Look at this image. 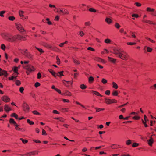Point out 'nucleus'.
<instances>
[{
	"label": "nucleus",
	"instance_id": "nucleus-1",
	"mask_svg": "<svg viewBox=\"0 0 156 156\" xmlns=\"http://www.w3.org/2000/svg\"><path fill=\"white\" fill-rule=\"evenodd\" d=\"M113 53L116 55L121 59L125 61L129 59V55L123 50L119 48H115L113 49Z\"/></svg>",
	"mask_w": 156,
	"mask_h": 156
},
{
	"label": "nucleus",
	"instance_id": "nucleus-2",
	"mask_svg": "<svg viewBox=\"0 0 156 156\" xmlns=\"http://www.w3.org/2000/svg\"><path fill=\"white\" fill-rule=\"evenodd\" d=\"M24 37L20 34L10 36L8 38V41L11 42H16L22 40H24Z\"/></svg>",
	"mask_w": 156,
	"mask_h": 156
},
{
	"label": "nucleus",
	"instance_id": "nucleus-3",
	"mask_svg": "<svg viewBox=\"0 0 156 156\" xmlns=\"http://www.w3.org/2000/svg\"><path fill=\"white\" fill-rule=\"evenodd\" d=\"M23 67L26 70V73L27 75H29L31 73L34 72L36 70V68L32 65L28 64L27 65H23Z\"/></svg>",
	"mask_w": 156,
	"mask_h": 156
},
{
	"label": "nucleus",
	"instance_id": "nucleus-4",
	"mask_svg": "<svg viewBox=\"0 0 156 156\" xmlns=\"http://www.w3.org/2000/svg\"><path fill=\"white\" fill-rule=\"evenodd\" d=\"M16 27L20 33H22L25 31L22 25L20 23H15Z\"/></svg>",
	"mask_w": 156,
	"mask_h": 156
},
{
	"label": "nucleus",
	"instance_id": "nucleus-5",
	"mask_svg": "<svg viewBox=\"0 0 156 156\" xmlns=\"http://www.w3.org/2000/svg\"><path fill=\"white\" fill-rule=\"evenodd\" d=\"M38 151H33L24 154H20L19 155L21 156H34L35 155H38Z\"/></svg>",
	"mask_w": 156,
	"mask_h": 156
},
{
	"label": "nucleus",
	"instance_id": "nucleus-6",
	"mask_svg": "<svg viewBox=\"0 0 156 156\" xmlns=\"http://www.w3.org/2000/svg\"><path fill=\"white\" fill-rule=\"evenodd\" d=\"M62 83L66 87L68 88H69L72 87L73 81V80L71 81H66L65 80H62Z\"/></svg>",
	"mask_w": 156,
	"mask_h": 156
},
{
	"label": "nucleus",
	"instance_id": "nucleus-7",
	"mask_svg": "<svg viewBox=\"0 0 156 156\" xmlns=\"http://www.w3.org/2000/svg\"><path fill=\"white\" fill-rule=\"evenodd\" d=\"M105 103L107 105H109L113 103H116L117 102L116 100L115 99H110L109 98H105Z\"/></svg>",
	"mask_w": 156,
	"mask_h": 156
},
{
	"label": "nucleus",
	"instance_id": "nucleus-8",
	"mask_svg": "<svg viewBox=\"0 0 156 156\" xmlns=\"http://www.w3.org/2000/svg\"><path fill=\"white\" fill-rule=\"evenodd\" d=\"M23 110L26 112H28L30 110V108L29 105L25 103H24L23 105Z\"/></svg>",
	"mask_w": 156,
	"mask_h": 156
},
{
	"label": "nucleus",
	"instance_id": "nucleus-9",
	"mask_svg": "<svg viewBox=\"0 0 156 156\" xmlns=\"http://www.w3.org/2000/svg\"><path fill=\"white\" fill-rule=\"evenodd\" d=\"M2 100L5 103L9 102L10 99L7 96L4 95L1 98Z\"/></svg>",
	"mask_w": 156,
	"mask_h": 156
},
{
	"label": "nucleus",
	"instance_id": "nucleus-10",
	"mask_svg": "<svg viewBox=\"0 0 156 156\" xmlns=\"http://www.w3.org/2000/svg\"><path fill=\"white\" fill-rule=\"evenodd\" d=\"M110 147L112 149H117L122 147L120 145L117 144H112L111 145Z\"/></svg>",
	"mask_w": 156,
	"mask_h": 156
},
{
	"label": "nucleus",
	"instance_id": "nucleus-11",
	"mask_svg": "<svg viewBox=\"0 0 156 156\" xmlns=\"http://www.w3.org/2000/svg\"><path fill=\"white\" fill-rule=\"evenodd\" d=\"M61 95H62L70 96L72 95V93L68 90H66L63 93L61 94Z\"/></svg>",
	"mask_w": 156,
	"mask_h": 156
},
{
	"label": "nucleus",
	"instance_id": "nucleus-12",
	"mask_svg": "<svg viewBox=\"0 0 156 156\" xmlns=\"http://www.w3.org/2000/svg\"><path fill=\"white\" fill-rule=\"evenodd\" d=\"M142 22L143 23H146L151 24H155V23H153L152 21L150 20H147L145 19H143L142 20Z\"/></svg>",
	"mask_w": 156,
	"mask_h": 156
},
{
	"label": "nucleus",
	"instance_id": "nucleus-13",
	"mask_svg": "<svg viewBox=\"0 0 156 156\" xmlns=\"http://www.w3.org/2000/svg\"><path fill=\"white\" fill-rule=\"evenodd\" d=\"M147 141L148 145L150 146H152L154 142L153 139L151 137L149 140H147Z\"/></svg>",
	"mask_w": 156,
	"mask_h": 156
},
{
	"label": "nucleus",
	"instance_id": "nucleus-14",
	"mask_svg": "<svg viewBox=\"0 0 156 156\" xmlns=\"http://www.w3.org/2000/svg\"><path fill=\"white\" fill-rule=\"evenodd\" d=\"M108 61L113 63H115L117 60L116 58H114L110 57H108Z\"/></svg>",
	"mask_w": 156,
	"mask_h": 156
},
{
	"label": "nucleus",
	"instance_id": "nucleus-15",
	"mask_svg": "<svg viewBox=\"0 0 156 156\" xmlns=\"http://www.w3.org/2000/svg\"><path fill=\"white\" fill-rule=\"evenodd\" d=\"M4 109L6 112H8L12 110L11 108L7 105L4 106Z\"/></svg>",
	"mask_w": 156,
	"mask_h": 156
},
{
	"label": "nucleus",
	"instance_id": "nucleus-16",
	"mask_svg": "<svg viewBox=\"0 0 156 156\" xmlns=\"http://www.w3.org/2000/svg\"><path fill=\"white\" fill-rule=\"evenodd\" d=\"M2 75H4L5 76H7V72L5 70H2L0 72V76Z\"/></svg>",
	"mask_w": 156,
	"mask_h": 156
},
{
	"label": "nucleus",
	"instance_id": "nucleus-17",
	"mask_svg": "<svg viewBox=\"0 0 156 156\" xmlns=\"http://www.w3.org/2000/svg\"><path fill=\"white\" fill-rule=\"evenodd\" d=\"M25 55L29 58H31L33 57V55L29 52L25 53Z\"/></svg>",
	"mask_w": 156,
	"mask_h": 156
},
{
	"label": "nucleus",
	"instance_id": "nucleus-18",
	"mask_svg": "<svg viewBox=\"0 0 156 156\" xmlns=\"http://www.w3.org/2000/svg\"><path fill=\"white\" fill-rule=\"evenodd\" d=\"M91 92L95 95L96 96H99L100 97H102L103 96L101 95L98 92L94 91V90H92L91 91Z\"/></svg>",
	"mask_w": 156,
	"mask_h": 156
},
{
	"label": "nucleus",
	"instance_id": "nucleus-19",
	"mask_svg": "<svg viewBox=\"0 0 156 156\" xmlns=\"http://www.w3.org/2000/svg\"><path fill=\"white\" fill-rule=\"evenodd\" d=\"M9 122L10 124H13L15 126L17 123L15 121L14 119L12 118H10L9 120Z\"/></svg>",
	"mask_w": 156,
	"mask_h": 156
},
{
	"label": "nucleus",
	"instance_id": "nucleus-20",
	"mask_svg": "<svg viewBox=\"0 0 156 156\" xmlns=\"http://www.w3.org/2000/svg\"><path fill=\"white\" fill-rule=\"evenodd\" d=\"M95 109H96V112H98L101 111H104L105 110L104 108H100L97 107H95Z\"/></svg>",
	"mask_w": 156,
	"mask_h": 156
},
{
	"label": "nucleus",
	"instance_id": "nucleus-21",
	"mask_svg": "<svg viewBox=\"0 0 156 156\" xmlns=\"http://www.w3.org/2000/svg\"><path fill=\"white\" fill-rule=\"evenodd\" d=\"M55 119H57L59 120L60 122H64L65 120V119L63 118L62 117L55 118H54Z\"/></svg>",
	"mask_w": 156,
	"mask_h": 156
},
{
	"label": "nucleus",
	"instance_id": "nucleus-22",
	"mask_svg": "<svg viewBox=\"0 0 156 156\" xmlns=\"http://www.w3.org/2000/svg\"><path fill=\"white\" fill-rule=\"evenodd\" d=\"M94 80V78L92 76H90L89 78V83L90 84H91L93 83Z\"/></svg>",
	"mask_w": 156,
	"mask_h": 156
},
{
	"label": "nucleus",
	"instance_id": "nucleus-23",
	"mask_svg": "<svg viewBox=\"0 0 156 156\" xmlns=\"http://www.w3.org/2000/svg\"><path fill=\"white\" fill-rule=\"evenodd\" d=\"M105 21L108 24H110L112 22V20L108 18H106Z\"/></svg>",
	"mask_w": 156,
	"mask_h": 156
},
{
	"label": "nucleus",
	"instance_id": "nucleus-24",
	"mask_svg": "<svg viewBox=\"0 0 156 156\" xmlns=\"http://www.w3.org/2000/svg\"><path fill=\"white\" fill-rule=\"evenodd\" d=\"M112 87L115 89H117L118 87V86L117 84L115 82H113L112 83Z\"/></svg>",
	"mask_w": 156,
	"mask_h": 156
},
{
	"label": "nucleus",
	"instance_id": "nucleus-25",
	"mask_svg": "<svg viewBox=\"0 0 156 156\" xmlns=\"http://www.w3.org/2000/svg\"><path fill=\"white\" fill-rule=\"evenodd\" d=\"M1 35L2 37L5 38L8 36V34L7 33H3L1 34Z\"/></svg>",
	"mask_w": 156,
	"mask_h": 156
},
{
	"label": "nucleus",
	"instance_id": "nucleus-26",
	"mask_svg": "<svg viewBox=\"0 0 156 156\" xmlns=\"http://www.w3.org/2000/svg\"><path fill=\"white\" fill-rule=\"evenodd\" d=\"M80 87L82 90H84L87 88V86L84 84H82L80 85Z\"/></svg>",
	"mask_w": 156,
	"mask_h": 156
},
{
	"label": "nucleus",
	"instance_id": "nucleus-27",
	"mask_svg": "<svg viewBox=\"0 0 156 156\" xmlns=\"http://www.w3.org/2000/svg\"><path fill=\"white\" fill-rule=\"evenodd\" d=\"M154 9L151 8L150 7H148L147 9V11L149 12H153L154 11Z\"/></svg>",
	"mask_w": 156,
	"mask_h": 156
},
{
	"label": "nucleus",
	"instance_id": "nucleus-28",
	"mask_svg": "<svg viewBox=\"0 0 156 156\" xmlns=\"http://www.w3.org/2000/svg\"><path fill=\"white\" fill-rule=\"evenodd\" d=\"M13 71H14L15 73H16L17 75L19 74V73L18 72V67H14L13 69Z\"/></svg>",
	"mask_w": 156,
	"mask_h": 156
},
{
	"label": "nucleus",
	"instance_id": "nucleus-29",
	"mask_svg": "<svg viewBox=\"0 0 156 156\" xmlns=\"http://www.w3.org/2000/svg\"><path fill=\"white\" fill-rule=\"evenodd\" d=\"M68 43V41H65V42H63V43H60L59 45V46L61 47H63V45H64V44H67V43Z\"/></svg>",
	"mask_w": 156,
	"mask_h": 156
},
{
	"label": "nucleus",
	"instance_id": "nucleus-30",
	"mask_svg": "<svg viewBox=\"0 0 156 156\" xmlns=\"http://www.w3.org/2000/svg\"><path fill=\"white\" fill-rule=\"evenodd\" d=\"M11 116L12 117L15 118L16 119H18V115L15 113H13L11 114Z\"/></svg>",
	"mask_w": 156,
	"mask_h": 156
},
{
	"label": "nucleus",
	"instance_id": "nucleus-31",
	"mask_svg": "<svg viewBox=\"0 0 156 156\" xmlns=\"http://www.w3.org/2000/svg\"><path fill=\"white\" fill-rule=\"evenodd\" d=\"M150 88L153 90H156V83L150 87Z\"/></svg>",
	"mask_w": 156,
	"mask_h": 156
},
{
	"label": "nucleus",
	"instance_id": "nucleus-32",
	"mask_svg": "<svg viewBox=\"0 0 156 156\" xmlns=\"http://www.w3.org/2000/svg\"><path fill=\"white\" fill-rule=\"evenodd\" d=\"M19 13L20 16L21 17L24 16L23 14H24V12L23 11L20 10L19 11Z\"/></svg>",
	"mask_w": 156,
	"mask_h": 156
},
{
	"label": "nucleus",
	"instance_id": "nucleus-33",
	"mask_svg": "<svg viewBox=\"0 0 156 156\" xmlns=\"http://www.w3.org/2000/svg\"><path fill=\"white\" fill-rule=\"evenodd\" d=\"M56 59L57 61L56 63L58 65H59L60 64V60L58 56H57L56 57Z\"/></svg>",
	"mask_w": 156,
	"mask_h": 156
},
{
	"label": "nucleus",
	"instance_id": "nucleus-34",
	"mask_svg": "<svg viewBox=\"0 0 156 156\" xmlns=\"http://www.w3.org/2000/svg\"><path fill=\"white\" fill-rule=\"evenodd\" d=\"M132 143V141L130 140H128L126 142V144L127 145H129Z\"/></svg>",
	"mask_w": 156,
	"mask_h": 156
},
{
	"label": "nucleus",
	"instance_id": "nucleus-35",
	"mask_svg": "<svg viewBox=\"0 0 156 156\" xmlns=\"http://www.w3.org/2000/svg\"><path fill=\"white\" fill-rule=\"evenodd\" d=\"M8 19L9 20L13 21L15 19V18L14 16H10Z\"/></svg>",
	"mask_w": 156,
	"mask_h": 156
},
{
	"label": "nucleus",
	"instance_id": "nucleus-36",
	"mask_svg": "<svg viewBox=\"0 0 156 156\" xmlns=\"http://www.w3.org/2000/svg\"><path fill=\"white\" fill-rule=\"evenodd\" d=\"M111 42V40L108 38L106 39L105 40V42L106 44L110 43Z\"/></svg>",
	"mask_w": 156,
	"mask_h": 156
},
{
	"label": "nucleus",
	"instance_id": "nucleus-37",
	"mask_svg": "<svg viewBox=\"0 0 156 156\" xmlns=\"http://www.w3.org/2000/svg\"><path fill=\"white\" fill-rule=\"evenodd\" d=\"M14 126L15 127V129L16 130L20 131L21 130V128L19 127V126L17 124Z\"/></svg>",
	"mask_w": 156,
	"mask_h": 156
},
{
	"label": "nucleus",
	"instance_id": "nucleus-38",
	"mask_svg": "<svg viewBox=\"0 0 156 156\" xmlns=\"http://www.w3.org/2000/svg\"><path fill=\"white\" fill-rule=\"evenodd\" d=\"M118 93L117 91L115 90L113 92L112 95L113 96H117L118 95Z\"/></svg>",
	"mask_w": 156,
	"mask_h": 156
},
{
	"label": "nucleus",
	"instance_id": "nucleus-39",
	"mask_svg": "<svg viewBox=\"0 0 156 156\" xmlns=\"http://www.w3.org/2000/svg\"><path fill=\"white\" fill-rule=\"evenodd\" d=\"M1 48L2 49L5 51V50L6 46L4 44H1Z\"/></svg>",
	"mask_w": 156,
	"mask_h": 156
},
{
	"label": "nucleus",
	"instance_id": "nucleus-40",
	"mask_svg": "<svg viewBox=\"0 0 156 156\" xmlns=\"http://www.w3.org/2000/svg\"><path fill=\"white\" fill-rule=\"evenodd\" d=\"M73 60L74 63H75L76 64L78 65L80 64V62L78 60H77L76 59H73Z\"/></svg>",
	"mask_w": 156,
	"mask_h": 156
},
{
	"label": "nucleus",
	"instance_id": "nucleus-41",
	"mask_svg": "<svg viewBox=\"0 0 156 156\" xmlns=\"http://www.w3.org/2000/svg\"><path fill=\"white\" fill-rule=\"evenodd\" d=\"M17 76H12L11 77H9L8 79L9 80H13L14 79H16V77H17Z\"/></svg>",
	"mask_w": 156,
	"mask_h": 156
},
{
	"label": "nucleus",
	"instance_id": "nucleus-42",
	"mask_svg": "<svg viewBox=\"0 0 156 156\" xmlns=\"http://www.w3.org/2000/svg\"><path fill=\"white\" fill-rule=\"evenodd\" d=\"M35 48L40 52H41V53H44V51H43V50L42 49H41V48H37V47H35Z\"/></svg>",
	"mask_w": 156,
	"mask_h": 156
},
{
	"label": "nucleus",
	"instance_id": "nucleus-43",
	"mask_svg": "<svg viewBox=\"0 0 156 156\" xmlns=\"http://www.w3.org/2000/svg\"><path fill=\"white\" fill-rule=\"evenodd\" d=\"M5 11H2L0 12V16L1 17H3L4 16L3 14L5 13Z\"/></svg>",
	"mask_w": 156,
	"mask_h": 156
},
{
	"label": "nucleus",
	"instance_id": "nucleus-44",
	"mask_svg": "<svg viewBox=\"0 0 156 156\" xmlns=\"http://www.w3.org/2000/svg\"><path fill=\"white\" fill-rule=\"evenodd\" d=\"M101 82L102 83L105 84L107 83V81L106 79L105 78H102L101 80Z\"/></svg>",
	"mask_w": 156,
	"mask_h": 156
},
{
	"label": "nucleus",
	"instance_id": "nucleus-45",
	"mask_svg": "<svg viewBox=\"0 0 156 156\" xmlns=\"http://www.w3.org/2000/svg\"><path fill=\"white\" fill-rule=\"evenodd\" d=\"M27 123L30 125H32L34 124V122L33 121H31L30 119H28L27 120Z\"/></svg>",
	"mask_w": 156,
	"mask_h": 156
},
{
	"label": "nucleus",
	"instance_id": "nucleus-46",
	"mask_svg": "<svg viewBox=\"0 0 156 156\" xmlns=\"http://www.w3.org/2000/svg\"><path fill=\"white\" fill-rule=\"evenodd\" d=\"M33 114L35 115H40V114L36 110L33 111L32 112Z\"/></svg>",
	"mask_w": 156,
	"mask_h": 156
},
{
	"label": "nucleus",
	"instance_id": "nucleus-47",
	"mask_svg": "<svg viewBox=\"0 0 156 156\" xmlns=\"http://www.w3.org/2000/svg\"><path fill=\"white\" fill-rule=\"evenodd\" d=\"M21 18L23 20H26L28 18V17L24 15L22 17H21Z\"/></svg>",
	"mask_w": 156,
	"mask_h": 156
},
{
	"label": "nucleus",
	"instance_id": "nucleus-48",
	"mask_svg": "<svg viewBox=\"0 0 156 156\" xmlns=\"http://www.w3.org/2000/svg\"><path fill=\"white\" fill-rule=\"evenodd\" d=\"M115 27L117 29H119L120 27V26L119 24L118 23H116L115 24Z\"/></svg>",
	"mask_w": 156,
	"mask_h": 156
},
{
	"label": "nucleus",
	"instance_id": "nucleus-49",
	"mask_svg": "<svg viewBox=\"0 0 156 156\" xmlns=\"http://www.w3.org/2000/svg\"><path fill=\"white\" fill-rule=\"evenodd\" d=\"M61 110L63 112H67L69 111L68 108H62Z\"/></svg>",
	"mask_w": 156,
	"mask_h": 156
},
{
	"label": "nucleus",
	"instance_id": "nucleus-50",
	"mask_svg": "<svg viewBox=\"0 0 156 156\" xmlns=\"http://www.w3.org/2000/svg\"><path fill=\"white\" fill-rule=\"evenodd\" d=\"M139 145V144L136 143H133L132 145V147H136L138 146Z\"/></svg>",
	"mask_w": 156,
	"mask_h": 156
},
{
	"label": "nucleus",
	"instance_id": "nucleus-51",
	"mask_svg": "<svg viewBox=\"0 0 156 156\" xmlns=\"http://www.w3.org/2000/svg\"><path fill=\"white\" fill-rule=\"evenodd\" d=\"M108 53V51L106 49H104L103 50V51H102L101 52V54H104L105 53Z\"/></svg>",
	"mask_w": 156,
	"mask_h": 156
},
{
	"label": "nucleus",
	"instance_id": "nucleus-52",
	"mask_svg": "<svg viewBox=\"0 0 156 156\" xmlns=\"http://www.w3.org/2000/svg\"><path fill=\"white\" fill-rule=\"evenodd\" d=\"M147 51L148 52H151L152 51V49L150 47H147Z\"/></svg>",
	"mask_w": 156,
	"mask_h": 156
},
{
	"label": "nucleus",
	"instance_id": "nucleus-53",
	"mask_svg": "<svg viewBox=\"0 0 156 156\" xmlns=\"http://www.w3.org/2000/svg\"><path fill=\"white\" fill-rule=\"evenodd\" d=\"M89 11L90 12H96V10L95 9L92 8H90L89 9Z\"/></svg>",
	"mask_w": 156,
	"mask_h": 156
},
{
	"label": "nucleus",
	"instance_id": "nucleus-54",
	"mask_svg": "<svg viewBox=\"0 0 156 156\" xmlns=\"http://www.w3.org/2000/svg\"><path fill=\"white\" fill-rule=\"evenodd\" d=\"M20 140H22V142L24 144L27 143L28 142V140H27L23 139L22 138H21Z\"/></svg>",
	"mask_w": 156,
	"mask_h": 156
},
{
	"label": "nucleus",
	"instance_id": "nucleus-55",
	"mask_svg": "<svg viewBox=\"0 0 156 156\" xmlns=\"http://www.w3.org/2000/svg\"><path fill=\"white\" fill-rule=\"evenodd\" d=\"M49 19L47 18L46 19V20L47 21V23L49 25H51L52 24V23L49 21Z\"/></svg>",
	"mask_w": 156,
	"mask_h": 156
},
{
	"label": "nucleus",
	"instance_id": "nucleus-56",
	"mask_svg": "<svg viewBox=\"0 0 156 156\" xmlns=\"http://www.w3.org/2000/svg\"><path fill=\"white\" fill-rule=\"evenodd\" d=\"M146 38L152 43H154L155 42L154 41L151 39H150L149 38L146 37Z\"/></svg>",
	"mask_w": 156,
	"mask_h": 156
},
{
	"label": "nucleus",
	"instance_id": "nucleus-57",
	"mask_svg": "<svg viewBox=\"0 0 156 156\" xmlns=\"http://www.w3.org/2000/svg\"><path fill=\"white\" fill-rule=\"evenodd\" d=\"M63 9H57V12L59 14H63Z\"/></svg>",
	"mask_w": 156,
	"mask_h": 156
},
{
	"label": "nucleus",
	"instance_id": "nucleus-58",
	"mask_svg": "<svg viewBox=\"0 0 156 156\" xmlns=\"http://www.w3.org/2000/svg\"><path fill=\"white\" fill-rule=\"evenodd\" d=\"M75 103H76V104L77 105H80V106H81L83 108H85V109H86V108H85V107L83 105L80 103L79 102H78L76 101L75 102Z\"/></svg>",
	"mask_w": 156,
	"mask_h": 156
},
{
	"label": "nucleus",
	"instance_id": "nucleus-59",
	"mask_svg": "<svg viewBox=\"0 0 156 156\" xmlns=\"http://www.w3.org/2000/svg\"><path fill=\"white\" fill-rule=\"evenodd\" d=\"M132 17H135L136 18H138L139 17L138 15L136 14H133L132 15Z\"/></svg>",
	"mask_w": 156,
	"mask_h": 156
},
{
	"label": "nucleus",
	"instance_id": "nucleus-60",
	"mask_svg": "<svg viewBox=\"0 0 156 156\" xmlns=\"http://www.w3.org/2000/svg\"><path fill=\"white\" fill-rule=\"evenodd\" d=\"M40 83L38 82H36L34 84V86L36 87L40 86Z\"/></svg>",
	"mask_w": 156,
	"mask_h": 156
},
{
	"label": "nucleus",
	"instance_id": "nucleus-61",
	"mask_svg": "<svg viewBox=\"0 0 156 156\" xmlns=\"http://www.w3.org/2000/svg\"><path fill=\"white\" fill-rule=\"evenodd\" d=\"M90 22L88 21L85 23L84 25L86 26H89L90 25Z\"/></svg>",
	"mask_w": 156,
	"mask_h": 156
},
{
	"label": "nucleus",
	"instance_id": "nucleus-62",
	"mask_svg": "<svg viewBox=\"0 0 156 156\" xmlns=\"http://www.w3.org/2000/svg\"><path fill=\"white\" fill-rule=\"evenodd\" d=\"M97 59H96V60H97L98 61L101 62H104V60H103L100 58H97Z\"/></svg>",
	"mask_w": 156,
	"mask_h": 156
},
{
	"label": "nucleus",
	"instance_id": "nucleus-63",
	"mask_svg": "<svg viewBox=\"0 0 156 156\" xmlns=\"http://www.w3.org/2000/svg\"><path fill=\"white\" fill-rule=\"evenodd\" d=\"M16 84L17 86H19L21 84V82L19 80H17L16 82Z\"/></svg>",
	"mask_w": 156,
	"mask_h": 156
},
{
	"label": "nucleus",
	"instance_id": "nucleus-64",
	"mask_svg": "<svg viewBox=\"0 0 156 156\" xmlns=\"http://www.w3.org/2000/svg\"><path fill=\"white\" fill-rule=\"evenodd\" d=\"M121 156H133L132 155H131L127 153H125L124 154H123L121 155Z\"/></svg>",
	"mask_w": 156,
	"mask_h": 156
}]
</instances>
